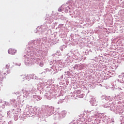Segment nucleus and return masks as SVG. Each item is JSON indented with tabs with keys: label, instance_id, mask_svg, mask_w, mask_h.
<instances>
[{
	"label": "nucleus",
	"instance_id": "1",
	"mask_svg": "<svg viewBox=\"0 0 124 124\" xmlns=\"http://www.w3.org/2000/svg\"><path fill=\"white\" fill-rule=\"evenodd\" d=\"M16 52L17 50L14 48H9L8 50V53L10 55H14L15 54H16Z\"/></svg>",
	"mask_w": 124,
	"mask_h": 124
},
{
	"label": "nucleus",
	"instance_id": "2",
	"mask_svg": "<svg viewBox=\"0 0 124 124\" xmlns=\"http://www.w3.org/2000/svg\"><path fill=\"white\" fill-rule=\"evenodd\" d=\"M10 66V65L9 64L6 65V67L7 68V69L9 68Z\"/></svg>",
	"mask_w": 124,
	"mask_h": 124
},
{
	"label": "nucleus",
	"instance_id": "3",
	"mask_svg": "<svg viewBox=\"0 0 124 124\" xmlns=\"http://www.w3.org/2000/svg\"><path fill=\"white\" fill-rule=\"evenodd\" d=\"M58 11H59V12H62V9H59Z\"/></svg>",
	"mask_w": 124,
	"mask_h": 124
}]
</instances>
